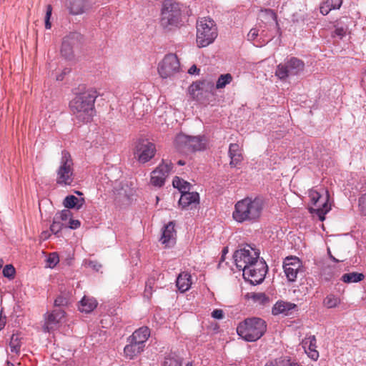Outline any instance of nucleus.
Segmentation results:
<instances>
[{"instance_id":"obj_34","label":"nucleus","mask_w":366,"mask_h":366,"mask_svg":"<svg viewBox=\"0 0 366 366\" xmlns=\"http://www.w3.org/2000/svg\"><path fill=\"white\" fill-rule=\"evenodd\" d=\"M172 184L174 188H177L179 190L181 194H182L184 192H186L187 191H189L191 188V184L189 182L184 181V179L178 177H175L174 178Z\"/></svg>"},{"instance_id":"obj_28","label":"nucleus","mask_w":366,"mask_h":366,"mask_svg":"<svg viewBox=\"0 0 366 366\" xmlns=\"http://www.w3.org/2000/svg\"><path fill=\"white\" fill-rule=\"evenodd\" d=\"M229 156L231 159L230 165L236 167L242 159L241 149L237 144H231L229 148Z\"/></svg>"},{"instance_id":"obj_36","label":"nucleus","mask_w":366,"mask_h":366,"mask_svg":"<svg viewBox=\"0 0 366 366\" xmlns=\"http://www.w3.org/2000/svg\"><path fill=\"white\" fill-rule=\"evenodd\" d=\"M259 39H260V34L258 26L251 29L247 34V39L250 41H254V44L257 46H261L258 41Z\"/></svg>"},{"instance_id":"obj_9","label":"nucleus","mask_w":366,"mask_h":366,"mask_svg":"<svg viewBox=\"0 0 366 366\" xmlns=\"http://www.w3.org/2000/svg\"><path fill=\"white\" fill-rule=\"evenodd\" d=\"M73 161L70 154L64 150L59 167L56 170V183L61 186L70 185L74 180Z\"/></svg>"},{"instance_id":"obj_1","label":"nucleus","mask_w":366,"mask_h":366,"mask_svg":"<svg viewBox=\"0 0 366 366\" xmlns=\"http://www.w3.org/2000/svg\"><path fill=\"white\" fill-rule=\"evenodd\" d=\"M264 203L259 197H245L236 202L232 218L238 223L257 222L263 212Z\"/></svg>"},{"instance_id":"obj_35","label":"nucleus","mask_w":366,"mask_h":366,"mask_svg":"<svg viewBox=\"0 0 366 366\" xmlns=\"http://www.w3.org/2000/svg\"><path fill=\"white\" fill-rule=\"evenodd\" d=\"M232 80V76L230 74H221L217 81L216 88L217 89L224 88L231 83Z\"/></svg>"},{"instance_id":"obj_60","label":"nucleus","mask_w":366,"mask_h":366,"mask_svg":"<svg viewBox=\"0 0 366 366\" xmlns=\"http://www.w3.org/2000/svg\"><path fill=\"white\" fill-rule=\"evenodd\" d=\"M186 366H194L192 362H188Z\"/></svg>"},{"instance_id":"obj_55","label":"nucleus","mask_w":366,"mask_h":366,"mask_svg":"<svg viewBox=\"0 0 366 366\" xmlns=\"http://www.w3.org/2000/svg\"><path fill=\"white\" fill-rule=\"evenodd\" d=\"M6 325V317L2 316L1 313L0 314V331Z\"/></svg>"},{"instance_id":"obj_57","label":"nucleus","mask_w":366,"mask_h":366,"mask_svg":"<svg viewBox=\"0 0 366 366\" xmlns=\"http://www.w3.org/2000/svg\"><path fill=\"white\" fill-rule=\"evenodd\" d=\"M177 164H178L179 165L183 166V165H184V164H185V162H184V161H183V160H179V161L177 162Z\"/></svg>"},{"instance_id":"obj_44","label":"nucleus","mask_w":366,"mask_h":366,"mask_svg":"<svg viewBox=\"0 0 366 366\" xmlns=\"http://www.w3.org/2000/svg\"><path fill=\"white\" fill-rule=\"evenodd\" d=\"M67 304H68V300L63 296H59L54 300V306L55 307L65 306Z\"/></svg>"},{"instance_id":"obj_16","label":"nucleus","mask_w":366,"mask_h":366,"mask_svg":"<svg viewBox=\"0 0 366 366\" xmlns=\"http://www.w3.org/2000/svg\"><path fill=\"white\" fill-rule=\"evenodd\" d=\"M81 36L78 33H70L66 36L62 41L61 47V55L68 59L74 56V50L77 47L81 41Z\"/></svg>"},{"instance_id":"obj_49","label":"nucleus","mask_w":366,"mask_h":366,"mask_svg":"<svg viewBox=\"0 0 366 366\" xmlns=\"http://www.w3.org/2000/svg\"><path fill=\"white\" fill-rule=\"evenodd\" d=\"M212 317L217 320H222L224 317V312L222 310L216 309L212 312Z\"/></svg>"},{"instance_id":"obj_8","label":"nucleus","mask_w":366,"mask_h":366,"mask_svg":"<svg viewBox=\"0 0 366 366\" xmlns=\"http://www.w3.org/2000/svg\"><path fill=\"white\" fill-rule=\"evenodd\" d=\"M233 258L236 267L242 271V273L244 270L260 260L258 250L248 244L235 251Z\"/></svg>"},{"instance_id":"obj_12","label":"nucleus","mask_w":366,"mask_h":366,"mask_svg":"<svg viewBox=\"0 0 366 366\" xmlns=\"http://www.w3.org/2000/svg\"><path fill=\"white\" fill-rule=\"evenodd\" d=\"M180 70V64L176 54H169L164 56L158 64V73L163 79L171 78Z\"/></svg>"},{"instance_id":"obj_10","label":"nucleus","mask_w":366,"mask_h":366,"mask_svg":"<svg viewBox=\"0 0 366 366\" xmlns=\"http://www.w3.org/2000/svg\"><path fill=\"white\" fill-rule=\"evenodd\" d=\"M207 139L203 136H188L184 134H178L175 138V144L180 151L196 152L204 150L206 147Z\"/></svg>"},{"instance_id":"obj_38","label":"nucleus","mask_w":366,"mask_h":366,"mask_svg":"<svg viewBox=\"0 0 366 366\" xmlns=\"http://www.w3.org/2000/svg\"><path fill=\"white\" fill-rule=\"evenodd\" d=\"M163 366H182V362L177 357L169 355L165 357Z\"/></svg>"},{"instance_id":"obj_53","label":"nucleus","mask_w":366,"mask_h":366,"mask_svg":"<svg viewBox=\"0 0 366 366\" xmlns=\"http://www.w3.org/2000/svg\"><path fill=\"white\" fill-rule=\"evenodd\" d=\"M89 266L95 271H99L102 267V265L95 261H90L89 262Z\"/></svg>"},{"instance_id":"obj_52","label":"nucleus","mask_w":366,"mask_h":366,"mask_svg":"<svg viewBox=\"0 0 366 366\" xmlns=\"http://www.w3.org/2000/svg\"><path fill=\"white\" fill-rule=\"evenodd\" d=\"M329 1H330V6H332V8H333L334 9H339L342 4V0H329Z\"/></svg>"},{"instance_id":"obj_20","label":"nucleus","mask_w":366,"mask_h":366,"mask_svg":"<svg viewBox=\"0 0 366 366\" xmlns=\"http://www.w3.org/2000/svg\"><path fill=\"white\" fill-rule=\"evenodd\" d=\"M316 338L315 335H310L302 340V345L308 357L313 360H317L319 357V352L316 350Z\"/></svg>"},{"instance_id":"obj_46","label":"nucleus","mask_w":366,"mask_h":366,"mask_svg":"<svg viewBox=\"0 0 366 366\" xmlns=\"http://www.w3.org/2000/svg\"><path fill=\"white\" fill-rule=\"evenodd\" d=\"M55 217H59V220L61 221H66L71 217V212L69 210H63L61 213L59 214H56Z\"/></svg>"},{"instance_id":"obj_50","label":"nucleus","mask_w":366,"mask_h":366,"mask_svg":"<svg viewBox=\"0 0 366 366\" xmlns=\"http://www.w3.org/2000/svg\"><path fill=\"white\" fill-rule=\"evenodd\" d=\"M69 227L72 229H77L80 227V222L78 219H69Z\"/></svg>"},{"instance_id":"obj_30","label":"nucleus","mask_w":366,"mask_h":366,"mask_svg":"<svg viewBox=\"0 0 366 366\" xmlns=\"http://www.w3.org/2000/svg\"><path fill=\"white\" fill-rule=\"evenodd\" d=\"M85 203L83 197H76L74 195H68L64 200V206L68 209H81Z\"/></svg>"},{"instance_id":"obj_5","label":"nucleus","mask_w":366,"mask_h":366,"mask_svg":"<svg viewBox=\"0 0 366 366\" xmlns=\"http://www.w3.org/2000/svg\"><path fill=\"white\" fill-rule=\"evenodd\" d=\"M262 12L261 23L258 25L260 34V39L258 41L260 46L271 41L280 30L276 14L271 9H265Z\"/></svg>"},{"instance_id":"obj_17","label":"nucleus","mask_w":366,"mask_h":366,"mask_svg":"<svg viewBox=\"0 0 366 366\" xmlns=\"http://www.w3.org/2000/svg\"><path fill=\"white\" fill-rule=\"evenodd\" d=\"M156 153V147L153 143L147 141L139 142L134 152L138 162L144 164L152 159Z\"/></svg>"},{"instance_id":"obj_7","label":"nucleus","mask_w":366,"mask_h":366,"mask_svg":"<svg viewBox=\"0 0 366 366\" xmlns=\"http://www.w3.org/2000/svg\"><path fill=\"white\" fill-rule=\"evenodd\" d=\"M308 196L310 200L311 206L309 211L312 214L317 215L320 221H324L325 214L331 209V205L329 204V193L325 191L320 194L317 190L312 189L308 192Z\"/></svg>"},{"instance_id":"obj_59","label":"nucleus","mask_w":366,"mask_h":366,"mask_svg":"<svg viewBox=\"0 0 366 366\" xmlns=\"http://www.w3.org/2000/svg\"><path fill=\"white\" fill-rule=\"evenodd\" d=\"M3 260L2 259H0V269H1L2 266H3Z\"/></svg>"},{"instance_id":"obj_56","label":"nucleus","mask_w":366,"mask_h":366,"mask_svg":"<svg viewBox=\"0 0 366 366\" xmlns=\"http://www.w3.org/2000/svg\"><path fill=\"white\" fill-rule=\"evenodd\" d=\"M66 72H67V71H66V69H65V70L62 72V74H60L59 76H56V80H57V81H61V80H63V79H64V75H65V74H66Z\"/></svg>"},{"instance_id":"obj_32","label":"nucleus","mask_w":366,"mask_h":366,"mask_svg":"<svg viewBox=\"0 0 366 366\" xmlns=\"http://www.w3.org/2000/svg\"><path fill=\"white\" fill-rule=\"evenodd\" d=\"M341 303V299L338 295L330 294L323 300V305L328 309L337 307Z\"/></svg>"},{"instance_id":"obj_47","label":"nucleus","mask_w":366,"mask_h":366,"mask_svg":"<svg viewBox=\"0 0 366 366\" xmlns=\"http://www.w3.org/2000/svg\"><path fill=\"white\" fill-rule=\"evenodd\" d=\"M254 299L262 304L268 302L269 298L264 293H258L254 296Z\"/></svg>"},{"instance_id":"obj_63","label":"nucleus","mask_w":366,"mask_h":366,"mask_svg":"<svg viewBox=\"0 0 366 366\" xmlns=\"http://www.w3.org/2000/svg\"><path fill=\"white\" fill-rule=\"evenodd\" d=\"M227 252V248H224V250H223V252H224V253H225V252Z\"/></svg>"},{"instance_id":"obj_18","label":"nucleus","mask_w":366,"mask_h":366,"mask_svg":"<svg viewBox=\"0 0 366 366\" xmlns=\"http://www.w3.org/2000/svg\"><path fill=\"white\" fill-rule=\"evenodd\" d=\"M65 317V312L61 309L54 310L51 313L48 314L45 318V324L44 326V330L46 332L55 330L58 325L62 322Z\"/></svg>"},{"instance_id":"obj_2","label":"nucleus","mask_w":366,"mask_h":366,"mask_svg":"<svg viewBox=\"0 0 366 366\" xmlns=\"http://www.w3.org/2000/svg\"><path fill=\"white\" fill-rule=\"evenodd\" d=\"M97 97V92L89 89L76 94L70 101L71 112L78 122L86 123L92 119L95 112L94 103Z\"/></svg>"},{"instance_id":"obj_40","label":"nucleus","mask_w":366,"mask_h":366,"mask_svg":"<svg viewBox=\"0 0 366 366\" xmlns=\"http://www.w3.org/2000/svg\"><path fill=\"white\" fill-rule=\"evenodd\" d=\"M59 262V256L56 253H51L46 259L47 266L50 268L54 267Z\"/></svg>"},{"instance_id":"obj_14","label":"nucleus","mask_w":366,"mask_h":366,"mask_svg":"<svg viewBox=\"0 0 366 366\" xmlns=\"http://www.w3.org/2000/svg\"><path fill=\"white\" fill-rule=\"evenodd\" d=\"M284 274L289 282H295L299 273L303 272V265L300 259L296 256L286 257L283 260Z\"/></svg>"},{"instance_id":"obj_6","label":"nucleus","mask_w":366,"mask_h":366,"mask_svg":"<svg viewBox=\"0 0 366 366\" xmlns=\"http://www.w3.org/2000/svg\"><path fill=\"white\" fill-rule=\"evenodd\" d=\"M217 36V29L210 18H202L197 22V44L199 47L211 44Z\"/></svg>"},{"instance_id":"obj_61","label":"nucleus","mask_w":366,"mask_h":366,"mask_svg":"<svg viewBox=\"0 0 366 366\" xmlns=\"http://www.w3.org/2000/svg\"><path fill=\"white\" fill-rule=\"evenodd\" d=\"M330 257L333 259V261H335V262H338V260H337V259H335V257H333L332 256H331V255H330Z\"/></svg>"},{"instance_id":"obj_45","label":"nucleus","mask_w":366,"mask_h":366,"mask_svg":"<svg viewBox=\"0 0 366 366\" xmlns=\"http://www.w3.org/2000/svg\"><path fill=\"white\" fill-rule=\"evenodd\" d=\"M347 29L344 26H336L334 34L335 36L342 39L343 36L346 35Z\"/></svg>"},{"instance_id":"obj_23","label":"nucleus","mask_w":366,"mask_h":366,"mask_svg":"<svg viewBox=\"0 0 366 366\" xmlns=\"http://www.w3.org/2000/svg\"><path fill=\"white\" fill-rule=\"evenodd\" d=\"M150 336V331L147 327H142L136 330L132 335L128 337V340L134 341L142 345L145 346V343Z\"/></svg>"},{"instance_id":"obj_33","label":"nucleus","mask_w":366,"mask_h":366,"mask_svg":"<svg viewBox=\"0 0 366 366\" xmlns=\"http://www.w3.org/2000/svg\"><path fill=\"white\" fill-rule=\"evenodd\" d=\"M364 279V274L358 272H350L344 274L341 280L346 283L359 282Z\"/></svg>"},{"instance_id":"obj_24","label":"nucleus","mask_w":366,"mask_h":366,"mask_svg":"<svg viewBox=\"0 0 366 366\" xmlns=\"http://www.w3.org/2000/svg\"><path fill=\"white\" fill-rule=\"evenodd\" d=\"M295 308H297V305L294 303L285 301H278L273 306L272 312L274 315H277L280 314L288 315L290 312Z\"/></svg>"},{"instance_id":"obj_15","label":"nucleus","mask_w":366,"mask_h":366,"mask_svg":"<svg viewBox=\"0 0 366 366\" xmlns=\"http://www.w3.org/2000/svg\"><path fill=\"white\" fill-rule=\"evenodd\" d=\"M172 162L162 160V163L151 173L150 182L154 187H161L172 169Z\"/></svg>"},{"instance_id":"obj_4","label":"nucleus","mask_w":366,"mask_h":366,"mask_svg":"<svg viewBox=\"0 0 366 366\" xmlns=\"http://www.w3.org/2000/svg\"><path fill=\"white\" fill-rule=\"evenodd\" d=\"M267 330L264 320L258 317H252L240 322L237 327L239 337L247 342H255L260 339Z\"/></svg>"},{"instance_id":"obj_37","label":"nucleus","mask_w":366,"mask_h":366,"mask_svg":"<svg viewBox=\"0 0 366 366\" xmlns=\"http://www.w3.org/2000/svg\"><path fill=\"white\" fill-rule=\"evenodd\" d=\"M202 89L200 83H194L189 88V92L193 99L199 100V92Z\"/></svg>"},{"instance_id":"obj_39","label":"nucleus","mask_w":366,"mask_h":366,"mask_svg":"<svg viewBox=\"0 0 366 366\" xmlns=\"http://www.w3.org/2000/svg\"><path fill=\"white\" fill-rule=\"evenodd\" d=\"M63 227V224L59 220V217H54L52 224L50 226V230L54 234L59 233Z\"/></svg>"},{"instance_id":"obj_31","label":"nucleus","mask_w":366,"mask_h":366,"mask_svg":"<svg viewBox=\"0 0 366 366\" xmlns=\"http://www.w3.org/2000/svg\"><path fill=\"white\" fill-rule=\"evenodd\" d=\"M264 366H299L297 362L287 357H281L267 362Z\"/></svg>"},{"instance_id":"obj_21","label":"nucleus","mask_w":366,"mask_h":366,"mask_svg":"<svg viewBox=\"0 0 366 366\" xmlns=\"http://www.w3.org/2000/svg\"><path fill=\"white\" fill-rule=\"evenodd\" d=\"M144 345L127 340V344L124 348V356L127 359L133 360L144 351Z\"/></svg>"},{"instance_id":"obj_42","label":"nucleus","mask_w":366,"mask_h":366,"mask_svg":"<svg viewBox=\"0 0 366 366\" xmlns=\"http://www.w3.org/2000/svg\"><path fill=\"white\" fill-rule=\"evenodd\" d=\"M52 13V6L50 4L46 6V11L45 15V28L46 29H50L51 27V24L50 22V18Z\"/></svg>"},{"instance_id":"obj_51","label":"nucleus","mask_w":366,"mask_h":366,"mask_svg":"<svg viewBox=\"0 0 366 366\" xmlns=\"http://www.w3.org/2000/svg\"><path fill=\"white\" fill-rule=\"evenodd\" d=\"M152 287L149 283H147L146 286H145L144 296L145 297H147V299H149L150 297V296L152 295Z\"/></svg>"},{"instance_id":"obj_62","label":"nucleus","mask_w":366,"mask_h":366,"mask_svg":"<svg viewBox=\"0 0 366 366\" xmlns=\"http://www.w3.org/2000/svg\"><path fill=\"white\" fill-rule=\"evenodd\" d=\"M76 193L77 194H79V195H81V194H82V193H81V192H79V191H76Z\"/></svg>"},{"instance_id":"obj_29","label":"nucleus","mask_w":366,"mask_h":366,"mask_svg":"<svg viewBox=\"0 0 366 366\" xmlns=\"http://www.w3.org/2000/svg\"><path fill=\"white\" fill-rule=\"evenodd\" d=\"M23 344L24 338L21 333L16 332L13 334L9 342L10 352L15 355H19Z\"/></svg>"},{"instance_id":"obj_19","label":"nucleus","mask_w":366,"mask_h":366,"mask_svg":"<svg viewBox=\"0 0 366 366\" xmlns=\"http://www.w3.org/2000/svg\"><path fill=\"white\" fill-rule=\"evenodd\" d=\"M160 241L162 244L168 247H172L175 244L176 231L174 229V224L173 222H169L164 227Z\"/></svg>"},{"instance_id":"obj_27","label":"nucleus","mask_w":366,"mask_h":366,"mask_svg":"<svg viewBox=\"0 0 366 366\" xmlns=\"http://www.w3.org/2000/svg\"><path fill=\"white\" fill-rule=\"evenodd\" d=\"M97 306V302L94 297L84 296L79 303V310L81 312L89 313Z\"/></svg>"},{"instance_id":"obj_26","label":"nucleus","mask_w":366,"mask_h":366,"mask_svg":"<svg viewBox=\"0 0 366 366\" xmlns=\"http://www.w3.org/2000/svg\"><path fill=\"white\" fill-rule=\"evenodd\" d=\"M192 283L191 275L187 272L180 273L176 280V285L181 292L189 290Z\"/></svg>"},{"instance_id":"obj_54","label":"nucleus","mask_w":366,"mask_h":366,"mask_svg":"<svg viewBox=\"0 0 366 366\" xmlns=\"http://www.w3.org/2000/svg\"><path fill=\"white\" fill-rule=\"evenodd\" d=\"M199 69L195 65H192L188 70L189 74H198Z\"/></svg>"},{"instance_id":"obj_11","label":"nucleus","mask_w":366,"mask_h":366,"mask_svg":"<svg viewBox=\"0 0 366 366\" xmlns=\"http://www.w3.org/2000/svg\"><path fill=\"white\" fill-rule=\"evenodd\" d=\"M305 68L304 62L296 58L292 57L285 61L283 64H280L276 69L275 75L281 80H285L288 77L297 76L302 73Z\"/></svg>"},{"instance_id":"obj_22","label":"nucleus","mask_w":366,"mask_h":366,"mask_svg":"<svg viewBox=\"0 0 366 366\" xmlns=\"http://www.w3.org/2000/svg\"><path fill=\"white\" fill-rule=\"evenodd\" d=\"M199 202V195L196 192H184L181 194L179 200V204L183 208H186L192 204H198Z\"/></svg>"},{"instance_id":"obj_41","label":"nucleus","mask_w":366,"mask_h":366,"mask_svg":"<svg viewBox=\"0 0 366 366\" xmlns=\"http://www.w3.org/2000/svg\"><path fill=\"white\" fill-rule=\"evenodd\" d=\"M2 273L5 277L12 279L15 274V269L11 264H6L3 269Z\"/></svg>"},{"instance_id":"obj_48","label":"nucleus","mask_w":366,"mask_h":366,"mask_svg":"<svg viewBox=\"0 0 366 366\" xmlns=\"http://www.w3.org/2000/svg\"><path fill=\"white\" fill-rule=\"evenodd\" d=\"M359 207L362 212L366 214V193L360 197Z\"/></svg>"},{"instance_id":"obj_13","label":"nucleus","mask_w":366,"mask_h":366,"mask_svg":"<svg viewBox=\"0 0 366 366\" xmlns=\"http://www.w3.org/2000/svg\"><path fill=\"white\" fill-rule=\"evenodd\" d=\"M267 272V266L265 262L261 259L259 261L244 270L243 277L246 281L252 285H256L260 284L264 280Z\"/></svg>"},{"instance_id":"obj_3","label":"nucleus","mask_w":366,"mask_h":366,"mask_svg":"<svg viewBox=\"0 0 366 366\" xmlns=\"http://www.w3.org/2000/svg\"><path fill=\"white\" fill-rule=\"evenodd\" d=\"M182 24L180 5L174 0H164L163 2L160 25L166 31H172Z\"/></svg>"},{"instance_id":"obj_25","label":"nucleus","mask_w":366,"mask_h":366,"mask_svg":"<svg viewBox=\"0 0 366 366\" xmlns=\"http://www.w3.org/2000/svg\"><path fill=\"white\" fill-rule=\"evenodd\" d=\"M67 6L72 15L82 14L88 9L85 0H69Z\"/></svg>"},{"instance_id":"obj_58","label":"nucleus","mask_w":366,"mask_h":366,"mask_svg":"<svg viewBox=\"0 0 366 366\" xmlns=\"http://www.w3.org/2000/svg\"><path fill=\"white\" fill-rule=\"evenodd\" d=\"M7 365L8 366H14V364L11 362L10 361H7Z\"/></svg>"},{"instance_id":"obj_43","label":"nucleus","mask_w":366,"mask_h":366,"mask_svg":"<svg viewBox=\"0 0 366 366\" xmlns=\"http://www.w3.org/2000/svg\"><path fill=\"white\" fill-rule=\"evenodd\" d=\"M334 9L333 8H332V6H330V1L329 0H325V1H324L320 7V13L322 14V15H327L329 14V12Z\"/></svg>"}]
</instances>
